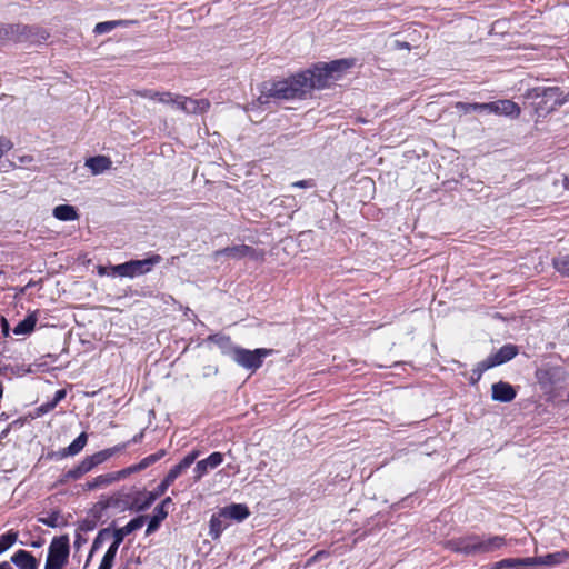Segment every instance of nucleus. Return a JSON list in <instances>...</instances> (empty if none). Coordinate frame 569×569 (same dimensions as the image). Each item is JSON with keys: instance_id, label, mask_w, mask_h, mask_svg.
<instances>
[{"instance_id": "4", "label": "nucleus", "mask_w": 569, "mask_h": 569, "mask_svg": "<svg viewBox=\"0 0 569 569\" xmlns=\"http://www.w3.org/2000/svg\"><path fill=\"white\" fill-rule=\"evenodd\" d=\"M69 541L68 535L54 537L51 540L44 569H64L70 553Z\"/></svg>"}, {"instance_id": "15", "label": "nucleus", "mask_w": 569, "mask_h": 569, "mask_svg": "<svg viewBox=\"0 0 569 569\" xmlns=\"http://www.w3.org/2000/svg\"><path fill=\"white\" fill-rule=\"evenodd\" d=\"M38 29L34 27H29L24 24H14L10 26L6 31V34L10 38L22 41V40H33L37 34Z\"/></svg>"}, {"instance_id": "50", "label": "nucleus", "mask_w": 569, "mask_h": 569, "mask_svg": "<svg viewBox=\"0 0 569 569\" xmlns=\"http://www.w3.org/2000/svg\"><path fill=\"white\" fill-rule=\"evenodd\" d=\"M66 395H67V392H66V390H64V389H59V390H57V391H56L54 397H53V399H52L50 402H51V403L53 405V407L56 408V406H57L61 400H63V399L66 398Z\"/></svg>"}, {"instance_id": "60", "label": "nucleus", "mask_w": 569, "mask_h": 569, "mask_svg": "<svg viewBox=\"0 0 569 569\" xmlns=\"http://www.w3.org/2000/svg\"><path fill=\"white\" fill-rule=\"evenodd\" d=\"M0 569H13L12 566L9 562H2L0 563Z\"/></svg>"}, {"instance_id": "36", "label": "nucleus", "mask_w": 569, "mask_h": 569, "mask_svg": "<svg viewBox=\"0 0 569 569\" xmlns=\"http://www.w3.org/2000/svg\"><path fill=\"white\" fill-rule=\"evenodd\" d=\"M18 538V533L14 531H8L0 537V553L9 549Z\"/></svg>"}, {"instance_id": "39", "label": "nucleus", "mask_w": 569, "mask_h": 569, "mask_svg": "<svg viewBox=\"0 0 569 569\" xmlns=\"http://www.w3.org/2000/svg\"><path fill=\"white\" fill-rule=\"evenodd\" d=\"M506 567L513 568V569H520V562L518 561V558L502 559L495 563L493 569H502Z\"/></svg>"}, {"instance_id": "16", "label": "nucleus", "mask_w": 569, "mask_h": 569, "mask_svg": "<svg viewBox=\"0 0 569 569\" xmlns=\"http://www.w3.org/2000/svg\"><path fill=\"white\" fill-rule=\"evenodd\" d=\"M146 520L147 516L136 517L134 519L130 520L126 526L114 529L112 533L113 538H117V540H120L122 542L124 537L142 528Z\"/></svg>"}, {"instance_id": "3", "label": "nucleus", "mask_w": 569, "mask_h": 569, "mask_svg": "<svg viewBox=\"0 0 569 569\" xmlns=\"http://www.w3.org/2000/svg\"><path fill=\"white\" fill-rule=\"evenodd\" d=\"M162 261L161 256L152 254L151 257L142 260H130L111 267L113 276L134 278L151 271V269Z\"/></svg>"}, {"instance_id": "59", "label": "nucleus", "mask_w": 569, "mask_h": 569, "mask_svg": "<svg viewBox=\"0 0 569 569\" xmlns=\"http://www.w3.org/2000/svg\"><path fill=\"white\" fill-rule=\"evenodd\" d=\"M98 273H99V276L108 274L107 273V268L106 267H98Z\"/></svg>"}, {"instance_id": "18", "label": "nucleus", "mask_w": 569, "mask_h": 569, "mask_svg": "<svg viewBox=\"0 0 569 569\" xmlns=\"http://www.w3.org/2000/svg\"><path fill=\"white\" fill-rule=\"evenodd\" d=\"M11 561L19 569H37L38 568L37 559L29 551H26V550H18L12 556Z\"/></svg>"}, {"instance_id": "6", "label": "nucleus", "mask_w": 569, "mask_h": 569, "mask_svg": "<svg viewBox=\"0 0 569 569\" xmlns=\"http://www.w3.org/2000/svg\"><path fill=\"white\" fill-rule=\"evenodd\" d=\"M518 353V349L513 345H505L502 346L496 353L489 356L487 359L480 361L478 363L477 379H480L482 373L496 366L502 365L512 358H515Z\"/></svg>"}, {"instance_id": "55", "label": "nucleus", "mask_w": 569, "mask_h": 569, "mask_svg": "<svg viewBox=\"0 0 569 569\" xmlns=\"http://www.w3.org/2000/svg\"><path fill=\"white\" fill-rule=\"evenodd\" d=\"M122 542L120 540H117V538H113V542L108 548V551L118 552V549Z\"/></svg>"}, {"instance_id": "21", "label": "nucleus", "mask_w": 569, "mask_h": 569, "mask_svg": "<svg viewBox=\"0 0 569 569\" xmlns=\"http://www.w3.org/2000/svg\"><path fill=\"white\" fill-rule=\"evenodd\" d=\"M353 64H355V61L352 59H339V60H333L331 62L325 63L332 80L340 77V74L343 71L350 69L351 67H353Z\"/></svg>"}, {"instance_id": "58", "label": "nucleus", "mask_w": 569, "mask_h": 569, "mask_svg": "<svg viewBox=\"0 0 569 569\" xmlns=\"http://www.w3.org/2000/svg\"><path fill=\"white\" fill-rule=\"evenodd\" d=\"M142 436H143V433H142V432H141V433H139V435H136V436L132 438L131 442H133V443L139 442V441L141 440Z\"/></svg>"}, {"instance_id": "30", "label": "nucleus", "mask_w": 569, "mask_h": 569, "mask_svg": "<svg viewBox=\"0 0 569 569\" xmlns=\"http://www.w3.org/2000/svg\"><path fill=\"white\" fill-rule=\"evenodd\" d=\"M131 23H132V21H130V20H113V21L99 22L94 27V32L97 34H103V33L110 32L111 30H113L117 27H128Z\"/></svg>"}, {"instance_id": "11", "label": "nucleus", "mask_w": 569, "mask_h": 569, "mask_svg": "<svg viewBox=\"0 0 569 569\" xmlns=\"http://www.w3.org/2000/svg\"><path fill=\"white\" fill-rule=\"evenodd\" d=\"M210 102L207 99H192L180 96L178 100V108L188 114L204 113L208 111Z\"/></svg>"}, {"instance_id": "61", "label": "nucleus", "mask_w": 569, "mask_h": 569, "mask_svg": "<svg viewBox=\"0 0 569 569\" xmlns=\"http://www.w3.org/2000/svg\"><path fill=\"white\" fill-rule=\"evenodd\" d=\"M48 38V33L46 31H40L39 37L37 40H46Z\"/></svg>"}, {"instance_id": "47", "label": "nucleus", "mask_w": 569, "mask_h": 569, "mask_svg": "<svg viewBox=\"0 0 569 569\" xmlns=\"http://www.w3.org/2000/svg\"><path fill=\"white\" fill-rule=\"evenodd\" d=\"M166 455L164 450H159L158 452L150 455L146 457V460L148 461L149 466L153 465L158 460H160Z\"/></svg>"}, {"instance_id": "19", "label": "nucleus", "mask_w": 569, "mask_h": 569, "mask_svg": "<svg viewBox=\"0 0 569 569\" xmlns=\"http://www.w3.org/2000/svg\"><path fill=\"white\" fill-rule=\"evenodd\" d=\"M221 516L226 519L244 520L249 516L247 506L240 503L230 505L221 510Z\"/></svg>"}, {"instance_id": "35", "label": "nucleus", "mask_w": 569, "mask_h": 569, "mask_svg": "<svg viewBox=\"0 0 569 569\" xmlns=\"http://www.w3.org/2000/svg\"><path fill=\"white\" fill-rule=\"evenodd\" d=\"M553 266L558 272L569 277V254L557 257L553 260Z\"/></svg>"}, {"instance_id": "20", "label": "nucleus", "mask_w": 569, "mask_h": 569, "mask_svg": "<svg viewBox=\"0 0 569 569\" xmlns=\"http://www.w3.org/2000/svg\"><path fill=\"white\" fill-rule=\"evenodd\" d=\"M217 256H227L233 259H240L243 257L252 256L253 249L246 244H239L233 247H228L216 252Z\"/></svg>"}, {"instance_id": "56", "label": "nucleus", "mask_w": 569, "mask_h": 569, "mask_svg": "<svg viewBox=\"0 0 569 569\" xmlns=\"http://www.w3.org/2000/svg\"><path fill=\"white\" fill-rule=\"evenodd\" d=\"M172 503V499L170 497H167L162 500V502L160 505H158L157 507H162L163 510H167V506L171 505Z\"/></svg>"}, {"instance_id": "5", "label": "nucleus", "mask_w": 569, "mask_h": 569, "mask_svg": "<svg viewBox=\"0 0 569 569\" xmlns=\"http://www.w3.org/2000/svg\"><path fill=\"white\" fill-rule=\"evenodd\" d=\"M273 352L272 349L258 348L254 350H248L239 347L236 350L234 357L232 358L239 366L256 371L262 366L263 359Z\"/></svg>"}, {"instance_id": "34", "label": "nucleus", "mask_w": 569, "mask_h": 569, "mask_svg": "<svg viewBox=\"0 0 569 569\" xmlns=\"http://www.w3.org/2000/svg\"><path fill=\"white\" fill-rule=\"evenodd\" d=\"M186 470L187 468L181 462H179L169 470L162 482L169 488L174 482V480Z\"/></svg>"}, {"instance_id": "32", "label": "nucleus", "mask_w": 569, "mask_h": 569, "mask_svg": "<svg viewBox=\"0 0 569 569\" xmlns=\"http://www.w3.org/2000/svg\"><path fill=\"white\" fill-rule=\"evenodd\" d=\"M167 490L168 487L161 481L154 490L147 492L146 501L138 507V510L147 509L150 505L153 503L156 499L161 497Z\"/></svg>"}, {"instance_id": "12", "label": "nucleus", "mask_w": 569, "mask_h": 569, "mask_svg": "<svg viewBox=\"0 0 569 569\" xmlns=\"http://www.w3.org/2000/svg\"><path fill=\"white\" fill-rule=\"evenodd\" d=\"M122 475L119 471H114V472H109V473H104V475H100L96 478H93L91 481H88L86 485H84V489L88 490V491H92V490H97V489H101V488H107L109 487L110 485L117 482V481H120L122 480Z\"/></svg>"}, {"instance_id": "25", "label": "nucleus", "mask_w": 569, "mask_h": 569, "mask_svg": "<svg viewBox=\"0 0 569 569\" xmlns=\"http://www.w3.org/2000/svg\"><path fill=\"white\" fill-rule=\"evenodd\" d=\"M53 217L60 221H73L79 218V214L73 206L60 204L53 209Z\"/></svg>"}, {"instance_id": "51", "label": "nucleus", "mask_w": 569, "mask_h": 569, "mask_svg": "<svg viewBox=\"0 0 569 569\" xmlns=\"http://www.w3.org/2000/svg\"><path fill=\"white\" fill-rule=\"evenodd\" d=\"M66 395H67V392H66V390H64V389H59V390H57V391H56L54 397H53V399H52L50 402H51V403L53 405V407L56 408V406H57L61 400H63V399L66 398Z\"/></svg>"}, {"instance_id": "62", "label": "nucleus", "mask_w": 569, "mask_h": 569, "mask_svg": "<svg viewBox=\"0 0 569 569\" xmlns=\"http://www.w3.org/2000/svg\"><path fill=\"white\" fill-rule=\"evenodd\" d=\"M477 369H478V367L475 368L473 371H472V377H471V382L472 383H476L479 380V379H477V372H476Z\"/></svg>"}, {"instance_id": "2", "label": "nucleus", "mask_w": 569, "mask_h": 569, "mask_svg": "<svg viewBox=\"0 0 569 569\" xmlns=\"http://www.w3.org/2000/svg\"><path fill=\"white\" fill-rule=\"evenodd\" d=\"M525 97L532 100L539 117L547 116L569 101V93L565 94L558 87H537L527 90Z\"/></svg>"}, {"instance_id": "63", "label": "nucleus", "mask_w": 569, "mask_h": 569, "mask_svg": "<svg viewBox=\"0 0 569 569\" xmlns=\"http://www.w3.org/2000/svg\"><path fill=\"white\" fill-rule=\"evenodd\" d=\"M81 541H82L81 535H80V533H77V535H76V545L79 547V546H80V543H81Z\"/></svg>"}, {"instance_id": "44", "label": "nucleus", "mask_w": 569, "mask_h": 569, "mask_svg": "<svg viewBox=\"0 0 569 569\" xmlns=\"http://www.w3.org/2000/svg\"><path fill=\"white\" fill-rule=\"evenodd\" d=\"M518 561L520 562V569L527 568V567L539 566L538 557L518 558Z\"/></svg>"}, {"instance_id": "22", "label": "nucleus", "mask_w": 569, "mask_h": 569, "mask_svg": "<svg viewBox=\"0 0 569 569\" xmlns=\"http://www.w3.org/2000/svg\"><path fill=\"white\" fill-rule=\"evenodd\" d=\"M212 342H214L221 350L223 355L234 357L236 350H238V346H234L228 336L214 335L209 338Z\"/></svg>"}, {"instance_id": "13", "label": "nucleus", "mask_w": 569, "mask_h": 569, "mask_svg": "<svg viewBox=\"0 0 569 569\" xmlns=\"http://www.w3.org/2000/svg\"><path fill=\"white\" fill-rule=\"evenodd\" d=\"M491 397L496 401L510 402L516 398V390L513 387L505 381H499L491 387Z\"/></svg>"}, {"instance_id": "48", "label": "nucleus", "mask_w": 569, "mask_h": 569, "mask_svg": "<svg viewBox=\"0 0 569 569\" xmlns=\"http://www.w3.org/2000/svg\"><path fill=\"white\" fill-rule=\"evenodd\" d=\"M12 148V143L10 140L6 138H0V158L4 152L9 151Z\"/></svg>"}, {"instance_id": "54", "label": "nucleus", "mask_w": 569, "mask_h": 569, "mask_svg": "<svg viewBox=\"0 0 569 569\" xmlns=\"http://www.w3.org/2000/svg\"><path fill=\"white\" fill-rule=\"evenodd\" d=\"M53 409H54V407H53V405L50 401L41 405L40 408H39V410L41 412H43V413H47V412H49V411H51Z\"/></svg>"}, {"instance_id": "38", "label": "nucleus", "mask_w": 569, "mask_h": 569, "mask_svg": "<svg viewBox=\"0 0 569 569\" xmlns=\"http://www.w3.org/2000/svg\"><path fill=\"white\" fill-rule=\"evenodd\" d=\"M179 97H180L179 94H173L169 91H160V94H159L157 101L160 103H163V104H172L176 108H178Z\"/></svg>"}, {"instance_id": "29", "label": "nucleus", "mask_w": 569, "mask_h": 569, "mask_svg": "<svg viewBox=\"0 0 569 569\" xmlns=\"http://www.w3.org/2000/svg\"><path fill=\"white\" fill-rule=\"evenodd\" d=\"M88 436L86 432H81L67 448L63 449L62 456H76L87 445Z\"/></svg>"}, {"instance_id": "7", "label": "nucleus", "mask_w": 569, "mask_h": 569, "mask_svg": "<svg viewBox=\"0 0 569 569\" xmlns=\"http://www.w3.org/2000/svg\"><path fill=\"white\" fill-rule=\"evenodd\" d=\"M300 76L310 84V91L325 88L332 80L325 63L316 64L312 69L300 72Z\"/></svg>"}, {"instance_id": "14", "label": "nucleus", "mask_w": 569, "mask_h": 569, "mask_svg": "<svg viewBox=\"0 0 569 569\" xmlns=\"http://www.w3.org/2000/svg\"><path fill=\"white\" fill-rule=\"evenodd\" d=\"M506 545V538L502 536L480 537L478 536L479 553H488L502 548Z\"/></svg>"}, {"instance_id": "57", "label": "nucleus", "mask_w": 569, "mask_h": 569, "mask_svg": "<svg viewBox=\"0 0 569 569\" xmlns=\"http://www.w3.org/2000/svg\"><path fill=\"white\" fill-rule=\"evenodd\" d=\"M325 553H326L325 551H319V552H317V553H316V555H315V556L309 560V562H312V561H315V560H317V559H319V558H322V556H323Z\"/></svg>"}, {"instance_id": "9", "label": "nucleus", "mask_w": 569, "mask_h": 569, "mask_svg": "<svg viewBox=\"0 0 569 569\" xmlns=\"http://www.w3.org/2000/svg\"><path fill=\"white\" fill-rule=\"evenodd\" d=\"M488 113L518 118L521 113L520 107L508 99L488 102Z\"/></svg>"}, {"instance_id": "53", "label": "nucleus", "mask_w": 569, "mask_h": 569, "mask_svg": "<svg viewBox=\"0 0 569 569\" xmlns=\"http://www.w3.org/2000/svg\"><path fill=\"white\" fill-rule=\"evenodd\" d=\"M315 184L311 180H299L292 183L295 188H312Z\"/></svg>"}, {"instance_id": "33", "label": "nucleus", "mask_w": 569, "mask_h": 569, "mask_svg": "<svg viewBox=\"0 0 569 569\" xmlns=\"http://www.w3.org/2000/svg\"><path fill=\"white\" fill-rule=\"evenodd\" d=\"M455 108L463 113H469L471 111H483L488 112V102L486 103H468V102H456Z\"/></svg>"}, {"instance_id": "45", "label": "nucleus", "mask_w": 569, "mask_h": 569, "mask_svg": "<svg viewBox=\"0 0 569 569\" xmlns=\"http://www.w3.org/2000/svg\"><path fill=\"white\" fill-rule=\"evenodd\" d=\"M82 476H83V472L80 470V468L78 466L68 470L66 473L67 479H73V480L80 479Z\"/></svg>"}, {"instance_id": "28", "label": "nucleus", "mask_w": 569, "mask_h": 569, "mask_svg": "<svg viewBox=\"0 0 569 569\" xmlns=\"http://www.w3.org/2000/svg\"><path fill=\"white\" fill-rule=\"evenodd\" d=\"M130 442L121 443L118 446H114L112 448H108L104 450H101L99 452H96L94 455L90 456V458L94 461V466H98L109 458H111L116 452L121 451L128 447Z\"/></svg>"}, {"instance_id": "31", "label": "nucleus", "mask_w": 569, "mask_h": 569, "mask_svg": "<svg viewBox=\"0 0 569 569\" xmlns=\"http://www.w3.org/2000/svg\"><path fill=\"white\" fill-rule=\"evenodd\" d=\"M223 519L224 517L221 516V512L218 516L213 515L211 517L209 535L213 539H218L221 532L226 529L227 525L224 523Z\"/></svg>"}, {"instance_id": "43", "label": "nucleus", "mask_w": 569, "mask_h": 569, "mask_svg": "<svg viewBox=\"0 0 569 569\" xmlns=\"http://www.w3.org/2000/svg\"><path fill=\"white\" fill-rule=\"evenodd\" d=\"M199 450H192L180 462L188 469L199 457Z\"/></svg>"}, {"instance_id": "64", "label": "nucleus", "mask_w": 569, "mask_h": 569, "mask_svg": "<svg viewBox=\"0 0 569 569\" xmlns=\"http://www.w3.org/2000/svg\"><path fill=\"white\" fill-rule=\"evenodd\" d=\"M563 186L566 189H569V177L563 178Z\"/></svg>"}, {"instance_id": "1", "label": "nucleus", "mask_w": 569, "mask_h": 569, "mask_svg": "<svg viewBox=\"0 0 569 569\" xmlns=\"http://www.w3.org/2000/svg\"><path fill=\"white\" fill-rule=\"evenodd\" d=\"M309 92L310 84L298 73L284 80L263 83L259 100L264 102L263 99L269 98L278 100L301 99Z\"/></svg>"}, {"instance_id": "27", "label": "nucleus", "mask_w": 569, "mask_h": 569, "mask_svg": "<svg viewBox=\"0 0 569 569\" xmlns=\"http://www.w3.org/2000/svg\"><path fill=\"white\" fill-rule=\"evenodd\" d=\"M167 516H168L167 510H163L162 507H156L154 511H153V516L149 520V523H148V527L146 530V536H150L154 531H157L158 528L160 527V523L167 518Z\"/></svg>"}, {"instance_id": "17", "label": "nucleus", "mask_w": 569, "mask_h": 569, "mask_svg": "<svg viewBox=\"0 0 569 569\" xmlns=\"http://www.w3.org/2000/svg\"><path fill=\"white\" fill-rule=\"evenodd\" d=\"M569 559V552L566 550L548 553L538 557V563L542 567L553 568L565 563Z\"/></svg>"}, {"instance_id": "23", "label": "nucleus", "mask_w": 569, "mask_h": 569, "mask_svg": "<svg viewBox=\"0 0 569 569\" xmlns=\"http://www.w3.org/2000/svg\"><path fill=\"white\" fill-rule=\"evenodd\" d=\"M38 321V311H33L29 313L23 320H21L14 328V335H29L33 331L36 323Z\"/></svg>"}, {"instance_id": "8", "label": "nucleus", "mask_w": 569, "mask_h": 569, "mask_svg": "<svg viewBox=\"0 0 569 569\" xmlns=\"http://www.w3.org/2000/svg\"><path fill=\"white\" fill-rule=\"evenodd\" d=\"M447 547L455 552H460L466 556L479 555L478 536L476 535L449 540Z\"/></svg>"}, {"instance_id": "10", "label": "nucleus", "mask_w": 569, "mask_h": 569, "mask_svg": "<svg viewBox=\"0 0 569 569\" xmlns=\"http://www.w3.org/2000/svg\"><path fill=\"white\" fill-rule=\"evenodd\" d=\"M223 462V455L221 452H212L206 459L197 462L193 469V480L198 482L210 469L219 467Z\"/></svg>"}, {"instance_id": "37", "label": "nucleus", "mask_w": 569, "mask_h": 569, "mask_svg": "<svg viewBox=\"0 0 569 569\" xmlns=\"http://www.w3.org/2000/svg\"><path fill=\"white\" fill-rule=\"evenodd\" d=\"M148 467H149V463L146 460V458H143L139 463H136L128 468L121 469L120 472L122 475V478L124 479L132 473H136V472L147 469Z\"/></svg>"}, {"instance_id": "49", "label": "nucleus", "mask_w": 569, "mask_h": 569, "mask_svg": "<svg viewBox=\"0 0 569 569\" xmlns=\"http://www.w3.org/2000/svg\"><path fill=\"white\" fill-rule=\"evenodd\" d=\"M66 395H67V392H66V390H64V389H59V390H57V391H56L54 397H53V399H52L50 402H51V403L53 405V407L56 408V406H57L61 400H63V399L66 398Z\"/></svg>"}, {"instance_id": "26", "label": "nucleus", "mask_w": 569, "mask_h": 569, "mask_svg": "<svg viewBox=\"0 0 569 569\" xmlns=\"http://www.w3.org/2000/svg\"><path fill=\"white\" fill-rule=\"evenodd\" d=\"M38 522L46 525L50 528H59L67 526V520L59 510H52L47 516L39 517Z\"/></svg>"}, {"instance_id": "52", "label": "nucleus", "mask_w": 569, "mask_h": 569, "mask_svg": "<svg viewBox=\"0 0 569 569\" xmlns=\"http://www.w3.org/2000/svg\"><path fill=\"white\" fill-rule=\"evenodd\" d=\"M393 49L396 50H410V43L406 41L396 40L393 42Z\"/></svg>"}, {"instance_id": "41", "label": "nucleus", "mask_w": 569, "mask_h": 569, "mask_svg": "<svg viewBox=\"0 0 569 569\" xmlns=\"http://www.w3.org/2000/svg\"><path fill=\"white\" fill-rule=\"evenodd\" d=\"M134 94L137 97L157 101L158 97L160 94V91H156V90H151V89H143V90L134 91Z\"/></svg>"}, {"instance_id": "24", "label": "nucleus", "mask_w": 569, "mask_h": 569, "mask_svg": "<svg viewBox=\"0 0 569 569\" xmlns=\"http://www.w3.org/2000/svg\"><path fill=\"white\" fill-rule=\"evenodd\" d=\"M86 166L91 170L93 174H99L111 167V161L104 156H97L87 159Z\"/></svg>"}, {"instance_id": "40", "label": "nucleus", "mask_w": 569, "mask_h": 569, "mask_svg": "<svg viewBox=\"0 0 569 569\" xmlns=\"http://www.w3.org/2000/svg\"><path fill=\"white\" fill-rule=\"evenodd\" d=\"M116 556H117L116 552L107 550L98 569H111L113 566Z\"/></svg>"}, {"instance_id": "46", "label": "nucleus", "mask_w": 569, "mask_h": 569, "mask_svg": "<svg viewBox=\"0 0 569 569\" xmlns=\"http://www.w3.org/2000/svg\"><path fill=\"white\" fill-rule=\"evenodd\" d=\"M109 532L108 529H102L99 531L98 536L96 537V539L93 540V543H92V548H91V552L97 550L98 548H100L101 543H102V537L104 535H107Z\"/></svg>"}, {"instance_id": "42", "label": "nucleus", "mask_w": 569, "mask_h": 569, "mask_svg": "<svg viewBox=\"0 0 569 569\" xmlns=\"http://www.w3.org/2000/svg\"><path fill=\"white\" fill-rule=\"evenodd\" d=\"M78 467L80 468V470L83 472V475H86L87 472L91 471L96 466H94V461L89 457H86L79 465Z\"/></svg>"}]
</instances>
